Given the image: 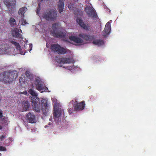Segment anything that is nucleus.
I'll use <instances>...</instances> for the list:
<instances>
[{"mask_svg": "<svg viewBox=\"0 0 156 156\" xmlns=\"http://www.w3.org/2000/svg\"><path fill=\"white\" fill-rule=\"evenodd\" d=\"M15 72H4L0 73V81L6 84H10L14 79H16L17 77V74Z\"/></svg>", "mask_w": 156, "mask_h": 156, "instance_id": "f257e3e1", "label": "nucleus"}, {"mask_svg": "<svg viewBox=\"0 0 156 156\" xmlns=\"http://www.w3.org/2000/svg\"><path fill=\"white\" fill-rule=\"evenodd\" d=\"M28 92L32 96L31 102L33 109L37 112H39L41 109V105L39 98L37 97V94L32 89H29Z\"/></svg>", "mask_w": 156, "mask_h": 156, "instance_id": "f03ea898", "label": "nucleus"}, {"mask_svg": "<svg viewBox=\"0 0 156 156\" xmlns=\"http://www.w3.org/2000/svg\"><path fill=\"white\" fill-rule=\"evenodd\" d=\"M52 28L53 30L52 34L54 37L60 38H64L66 36V32L60 30L61 27L59 23H53L52 25Z\"/></svg>", "mask_w": 156, "mask_h": 156, "instance_id": "7ed1b4c3", "label": "nucleus"}, {"mask_svg": "<svg viewBox=\"0 0 156 156\" xmlns=\"http://www.w3.org/2000/svg\"><path fill=\"white\" fill-rule=\"evenodd\" d=\"M42 16L48 21H54L57 18V11L53 9H48L46 11L44 12Z\"/></svg>", "mask_w": 156, "mask_h": 156, "instance_id": "20e7f679", "label": "nucleus"}, {"mask_svg": "<svg viewBox=\"0 0 156 156\" xmlns=\"http://www.w3.org/2000/svg\"><path fill=\"white\" fill-rule=\"evenodd\" d=\"M50 48L52 52L59 54H64L67 53L66 49L61 47L58 44H52Z\"/></svg>", "mask_w": 156, "mask_h": 156, "instance_id": "39448f33", "label": "nucleus"}, {"mask_svg": "<svg viewBox=\"0 0 156 156\" xmlns=\"http://www.w3.org/2000/svg\"><path fill=\"white\" fill-rule=\"evenodd\" d=\"M34 84L36 89L41 92L47 91L48 90L47 87L39 77L37 78L36 79L34 82Z\"/></svg>", "mask_w": 156, "mask_h": 156, "instance_id": "423d86ee", "label": "nucleus"}, {"mask_svg": "<svg viewBox=\"0 0 156 156\" xmlns=\"http://www.w3.org/2000/svg\"><path fill=\"white\" fill-rule=\"evenodd\" d=\"M73 105L74 109L76 110H83L85 107V103L84 101L80 103H77L76 101L72 100L69 103V105Z\"/></svg>", "mask_w": 156, "mask_h": 156, "instance_id": "0eeeda50", "label": "nucleus"}, {"mask_svg": "<svg viewBox=\"0 0 156 156\" xmlns=\"http://www.w3.org/2000/svg\"><path fill=\"white\" fill-rule=\"evenodd\" d=\"M86 11L89 17H91L94 20H96L98 17L96 12L92 8L88 7L86 8Z\"/></svg>", "mask_w": 156, "mask_h": 156, "instance_id": "6e6552de", "label": "nucleus"}, {"mask_svg": "<svg viewBox=\"0 0 156 156\" xmlns=\"http://www.w3.org/2000/svg\"><path fill=\"white\" fill-rule=\"evenodd\" d=\"M41 110L43 112L44 114L47 115L49 110L47 101L45 99H43L41 100Z\"/></svg>", "mask_w": 156, "mask_h": 156, "instance_id": "1a4fd4ad", "label": "nucleus"}, {"mask_svg": "<svg viewBox=\"0 0 156 156\" xmlns=\"http://www.w3.org/2000/svg\"><path fill=\"white\" fill-rule=\"evenodd\" d=\"M62 112L63 111L62 110L58 109L57 108L56 109H55L54 110L53 114L54 119L56 122H58L59 118L61 115Z\"/></svg>", "mask_w": 156, "mask_h": 156, "instance_id": "9d476101", "label": "nucleus"}, {"mask_svg": "<svg viewBox=\"0 0 156 156\" xmlns=\"http://www.w3.org/2000/svg\"><path fill=\"white\" fill-rule=\"evenodd\" d=\"M26 116L27 119L29 122L33 123L36 122V117L33 113L29 112L27 114Z\"/></svg>", "mask_w": 156, "mask_h": 156, "instance_id": "9b49d317", "label": "nucleus"}, {"mask_svg": "<svg viewBox=\"0 0 156 156\" xmlns=\"http://www.w3.org/2000/svg\"><path fill=\"white\" fill-rule=\"evenodd\" d=\"M16 2L15 0H4V3L9 9H12L15 7Z\"/></svg>", "mask_w": 156, "mask_h": 156, "instance_id": "f8f14e48", "label": "nucleus"}, {"mask_svg": "<svg viewBox=\"0 0 156 156\" xmlns=\"http://www.w3.org/2000/svg\"><path fill=\"white\" fill-rule=\"evenodd\" d=\"M111 31V24L110 23L108 22L107 23L105 29L103 30V35L104 36H106L110 33Z\"/></svg>", "mask_w": 156, "mask_h": 156, "instance_id": "ddd939ff", "label": "nucleus"}, {"mask_svg": "<svg viewBox=\"0 0 156 156\" xmlns=\"http://www.w3.org/2000/svg\"><path fill=\"white\" fill-rule=\"evenodd\" d=\"M69 39L77 44H81L83 42V40L75 36H70L69 37Z\"/></svg>", "mask_w": 156, "mask_h": 156, "instance_id": "4468645a", "label": "nucleus"}, {"mask_svg": "<svg viewBox=\"0 0 156 156\" xmlns=\"http://www.w3.org/2000/svg\"><path fill=\"white\" fill-rule=\"evenodd\" d=\"M19 29L16 28L12 31V35L15 38H22V35L19 33Z\"/></svg>", "mask_w": 156, "mask_h": 156, "instance_id": "2eb2a0df", "label": "nucleus"}, {"mask_svg": "<svg viewBox=\"0 0 156 156\" xmlns=\"http://www.w3.org/2000/svg\"><path fill=\"white\" fill-rule=\"evenodd\" d=\"M57 5L58 7V11L60 13L63 11L64 6V4L63 1L59 0L57 3Z\"/></svg>", "mask_w": 156, "mask_h": 156, "instance_id": "dca6fc26", "label": "nucleus"}, {"mask_svg": "<svg viewBox=\"0 0 156 156\" xmlns=\"http://www.w3.org/2000/svg\"><path fill=\"white\" fill-rule=\"evenodd\" d=\"M76 22L80 27L85 29H87V26L84 23L82 19L80 18H77L76 20Z\"/></svg>", "mask_w": 156, "mask_h": 156, "instance_id": "f3484780", "label": "nucleus"}, {"mask_svg": "<svg viewBox=\"0 0 156 156\" xmlns=\"http://www.w3.org/2000/svg\"><path fill=\"white\" fill-rule=\"evenodd\" d=\"M79 36L87 41L91 40L93 39V36L89 35H86L84 34H80L79 35Z\"/></svg>", "mask_w": 156, "mask_h": 156, "instance_id": "a211bd4d", "label": "nucleus"}, {"mask_svg": "<svg viewBox=\"0 0 156 156\" xmlns=\"http://www.w3.org/2000/svg\"><path fill=\"white\" fill-rule=\"evenodd\" d=\"M22 105L23 109L25 111L29 110L30 107V103L27 101H23L22 102Z\"/></svg>", "mask_w": 156, "mask_h": 156, "instance_id": "6ab92c4d", "label": "nucleus"}, {"mask_svg": "<svg viewBox=\"0 0 156 156\" xmlns=\"http://www.w3.org/2000/svg\"><path fill=\"white\" fill-rule=\"evenodd\" d=\"M94 45L100 46L104 44V41L102 40H95L92 42Z\"/></svg>", "mask_w": 156, "mask_h": 156, "instance_id": "aec40b11", "label": "nucleus"}, {"mask_svg": "<svg viewBox=\"0 0 156 156\" xmlns=\"http://www.w3.org/2000/svg\"><path fill=\"white\" fill-rule=\"evenodd\" d=\"M11 43L13 45L15 46L17 49L19 50V51H20L21 49L20 44H19L18 43L13 41H11Z\"/></svg>", "mask_w": 156, "mask_h": 156, "instance_id": "412c9836", "label": "nucleus"}, {"mask_svg": "<svg viewBox=\"0 0 156 156\" xmlns=\"http://www.w3.org/2000/svg\"><path fill=\"white\" fill-rule=\"evenodd\" d=\"M71 61V59L70 58H62L61 60V62L63 63H70Z\"/></svg>", "mask_w": 156, "mask_h": 156, "instance_id": "4be33fe9", "label": "nucleus"}, {"mask_svg": "<svg viewBox=\"0 0 156 156\" xmlns=\"http://www.w3.org/2000/svg\"><path fill=\"white\" fill-rule=\"evenodd\" d=\"M27 9V8L25 7H22L20 8V10H19L18 11L19 15H23L24 13H25L26 12Z\"/></svg>", "mask_w": 156, "mask_h": 156, "instance_id": "5701e85b", "label": "nucleus"}, {"mask_svg": "<svg viewBox=\"0 0 156 156\" xmlns=\"http://www.w3.org/2000/svg\"><path fill=\"white\" fill-rule=\"evenodd\" d=\"M9 23L12 26H15L16 25V22L15 19L12 17H11L9 20Z\"/></svg>", "mask_w": 156, "mask_h": 156, "instance_id": "b1692460", "label": "nucleus"}, {"mask_svg": "<svg viewBox=\"0 0 156 156\" xmlns=\"http://www.w3.org/2000/svg\"><path fill=\"white\" fill-rule=\"evenodd\" d=\"M25 81V77L24 75H21L19 78V82L21 84H22Z\"/></svg>", "mask_w": 156, "mask_h": 156, "instance_id": "393cba45", "label": "nucleus"}, {"mask_svg": "<svg viewBox=\"0 0 156 156\" xmlns=\"http://www.w3.org/2000/svg\"><path fill=\"white\" fill-rule=\"evenodd\" d=\"M7 150L6 148L5 147L0 146V151H6Z\"/></svg>", "mask_w": 156, "mask_h": 156, "instance_id": "a878e982", "label": "nucleus"}, {"mask_svg": "<svg viewBox=\"0 0 156 156\" xmlns=\"http://www.w3.org/2000/svg\"><path fill=\"white\" fill-rule=\"evenodd\" d=\"M74 6L73 4H72L70 5H68V8H69V9L70 10L73 9V6Z\"/></svg>", "mask_w": 156, "mask_h": 156, "instance_id": "bb28decb", "label": "nucleus"}, {"mask_svg": "<svg viewBox=\"0 0 156 156\" xmlns=\"http://www.w3.org/2000/svg\"><path fill=\"white\" fill-rule=\"evenodd\" d=\"M6 137V136L5 135H2L0 137V140L1 141H2Z\"/></svg>", "mask_w": 156, "mask_h": 156, "instance_id": "cd10ccee", "label": "nucleus"}, {"mask_svg": "<svg viewBox=\"0 0 156 156\" xmlns=\"http://www.w3.org/2000/svg\"><path fill=\"white\" fill-rule=\"evenodd\" d=\"M27 24V22L26 20H23L22 22V25L25 26Z\"/></svg>", "mask_w": 156, "mask_h": 156, "instance_id": "c85d7f7f", "label": "nucleus"}, {"mask_svg": "<svg viewBox=\"0 0 156 156\" xmlns=\"http://www.w3.org/2000/svg\"><path fill=\"white\" fill-rule=\"evenodd\" d=\"M3 117L2 111V110H0V118H1Z\"/></svg>", "mask_w": 156, "mask_h": 156, "instance_id": "c756f323", "label": "nucleus"}, {"mask_svg": "<svg viewBox=\"0 0 156 156\" xmlns=\"http://www.w3.org/2000/svg\"><path fill=\"white\" fill-rule=\"evenodd\" d=\"M52 125V123H51V124H48L47 125H46L45 126V128H48V127H49V125Z\"/></svg>", "mask_w": 156, "mask_h": 156, "instance_id": "7c9ffc66", "label": "nucleus"}, {"mask_svg": "<svg viewBox=\"0 0 156 156\" xmlns=\"http://www.w3.org/2000/svg\"><path fill=\"white\" fill-rule=\"evenodd\" d=\"M21 93L27 95V93L26 91H25L22 92Z\"/></svg>", "mask_w": 156, "mask_h": 156, "instance_id": "2f4dec72", "label": "nucleus"}, {"mask_svg": "<svg viewBox=\"0 0 156 156\" xmlns=\"http://www.w3.org/2000/svg\"><path fill=\"white\" fill-rule=\"evenodd\" d=\"M40 8L39 7V8L37 9V12H36L37 14H38V12H39L40 11Z\"/></svg>", "mask_w": 156, "mask_h": 156, "instance_id": "473e14b6", "label": "nucleus"}, {"mask_svg": "<svg viewBox=\"0 0 156 156\" xmlns=\"http://www.w3.org/2000/svg\"><path fill=\"white\" fill-rule=\"evenodd\" d=\"M29 73L28 71H26V75L27 76H28L29 75Z\"/></svg>", "mask_w": 156, "mask_h": 156, "instance_id": "72a5a7b5", "label": "nucleus"}, {"mask_svg": "<svg viewBox=\"0 0 156 156\" xmlns=\"http://www.w3.org/2000/svg\"><path fill=\"white\" fill-rule=\"evenodd\" d=\"M71 108H70L68 109V111H69V112L70 113L71 112V113H72V112H71Z\"/></svg>", "mask_w": 156, "mask_h": 156, "instance_id": "f704fd0d", "label": "nucleus"}, {"mask_svg": "<svg viewBox=\"0 0 156 156\" xmlns=\"http://www.w3.org/2000/svg\"><path fill=\"white\" fill-rule=\"evenodd\" d=\"M2 127H3L2 126H1V125L0 126V130L2 129Z\"/></svg>", "mask_w": 156, "mask_h": 156, "instance_id": "c9c22d12", "label": "nucleus"}, {"mask_svg": "<svg viewBox=\"0 0 156 156\" xmlns=\"http://www.w3.org/2000/svg\"><path fill=\"white\" fill-rule=\"evenodd\" d=\"M43 0H41V2H43Z\"/></svg>", "mask_w": 156, "mask_h": 156, "instance_id": "e433bc0d", "label": "nucleus"}, {"mask_svg": "<svg viewBox=\"0 0 156 156\" xmlns=\"http://www.w3.org/2000/svg\"><path fill=\"white\" fill-rule=\"evenodd\" d=\"M2 156V154L0 153V156Z\"/></svg>", "mask_w": 156, "mask_h": 156, "instance_id": "4c0bfd02", "label": "nucleus"}, {"mask_svg": "<svg viewBox=\"0 0 156 156\" xmlns=\"http://www.w3.org/2000/svg\"><path fill=\"white\" fill-rule=\"evenodd\" d=\"M38 5H39V6H40V5L39 4H38Z\"/></svg>", "mask_w": 156, "mask_h": 156, "instance_id": "58836bf2", "label": "nucleus"}, {"mask_svg": "<svg viewBox=\"0 0 156 156\" xmlns=\"http://www.w3.org/2000/svg\"><path fill=\"white\" fill-rule=\"evenodd\" d=\"M75 0L76 1H78V0Z\"/></svg>", "mask_w": 156, "mask_h": 156, "instance_id": "ea45409f", "label": "nucleus"}, {"mask_svg": "<svg viewBox=\"0 0 156 156\" xmlns=\"http://www.w3.org/2000/svg\"><path fill=\"white\" fill-rule=\"evenodd\" d=\"M76 13V12H75V14H76V13Z\"/></svg>", "mask_w": 156, "mask_h": 156, "instance_id": "a19ab883", "label": "nucleus"}]
</instances>
